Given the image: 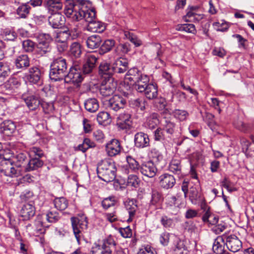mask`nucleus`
<instances>
[{
	"label": "nucleus",
	"mask_w": 254,
	"mask_h": 254,
	"mask_svg": "<svg viewBox=\"0 0 254 254\" xmlns=\"http://www.w3.org/2000/svg\"><path fill=\"white\" fill-rule=\"evenodd\" d=\"M175 254H186L187 248L184 242L177 238V244L174 249Z\"/></svg>",
	"instance_id": "nucleus-54"
},
{
	"label": "nucleus",
	"mask_w": 254,
	"mask_h": 254,
	"mask_svg": "<svg viewBox=\"0 0 254 254\" xmlns=\"http://www.w3.org/2000/svg\"><path fill=\"white\" fill-rule=\"evenodd\" d=\"M134 144L137 148H144L149 145L148 135L142 132L136 133L134 135Z\"/></svg>",
	"instance_id": "nucleus-19"
},
{
	"label": "nucleus",
	"mask_w": 254,
	"mask_h": 254,
	"mask_svg": "<svg viewBox=\"0 0 254 254\" xmlns=\"http://www.w3.org/2000/svg\"><path fill=\"white\" fill-rule=\"evenodd\" d=\"M51 15L49 17V24L54 28H60L63 26L64 23V17L58 11L50 12Z\"/></svg>",
	"instance_id": "nucleus-17"
},
{
	"label": "nucleus",
	"mask_w": 254,
	"mask_h": 254,
	"mask_svg": "<svg viewBox=\"0 0 254 254\" xmlns=\"http://www.w3.org/2000/svg\"><path fill=\"white\" fill-rule=\"evenodd\" d=\"M116 171L114 162L108 159L102 160L97 168L98 177L106 182H110L115 179Z\"/></svg>",
	"instance_id": "nucleus-2"
},
{
	"label": "nucleus",
	"mask_w": 254,
	"mask_h": 254,
	"mask_svg": "<svg viewBox=\"0 0 254 254\" xmlns=\"http://www.w3.org/2000/svg\"><path fill=\"white\" fill-rule=\"evenodd\" d=\"M82 79L80 67L77 65L70 67L68 73L64 78L65 83L74 84L81 82Z\"/></svg>",
	"instance_id": "nucleus-5"
},
{
	"label": "nucleus",
	"mask_w": 254,
	"mask_h": 254,
	"mask_svg": "<svg viewBox=\"0 0 254 254\" xmlns=\"http://www.w3.org/2000/svg\"><path fill=\"white\" fill-rule=\"evenodd\" d=\"M84 104L86 110L90 113L96 112L99 107L98 102L95 98H89L86 100Z\"/></svg>",
	"instance_id": "nucleus-31"
},
{
	"label": "nucleus",
	"mask_w": 254,
	"mask_h": 254,
	"mask_svg": "<svg viewBox=\"0 0 254 254\" xmlns=\"http://www.w3.org/2000/svg\"><path fill=\"white\" fill-rule=\"evenodd\" d=\"M102 40L99 35H93L89 36L86 40L87 47L90 49L98 48L101 45Z\"/></svg>",
	"instance_id": "nucleus-32"
},
{
	"label": "nucleus",
	"mask_w": 254,
	"mask_h": 254,
	"mask_svg": "<svg viewBox=\"0 0 254 254\" xmlns=\"http://www.w3.org/2000/svg\"><path fill=\"white\" fill-rule=\"evenodd\" d=\"M47 220L50 223H55L58 221L61 216L56 211L50 210L46 214Z\"/></svg>",
	"instance_id": "nucleus-51"
},
{
	"label": "nucleus",
	"mask_w": 254,
	"mask_h": 254,
	"mask_svg": "<svg viewBox=\"0 0 254 254\" xmlns=\"http://www.w3.org/2000/svg\"><path fill=\"white\" fill-rule=\"evenodd\" d=\"M116 88V83L114 82L113 78H109L103 81L100 86V92L103 96L108 97L113 94Z\"/></svg>",
	"instance_id": "nucleus-9"
},
{
	"label": "nucleus",
	"mask_w": 254,
	"mask_h": 254,
	"mask_svg": "<svg viewBox=\"0 0 254 254\" xmlns=\"http://www.w3.org/2000/svg\"><path fill=\"white\" fill-rule=\"evenodd\" d=\"M14 64L17 68L24 70L30 65V59L27 55H21L15 59Z\"/></svg>",
	"instance_id": "nucleus-25"
},
{
	"label": "nucleus",
	"mask_w": 254,
	"mask_h": 254,
	"mask_svg": "<svg viewBox=\"0 0 254 254\" xmlns=\"http://www.w3.org/2000/svg\"><path fill=\"white\" fill-rule=\"evenodd\" d=\"M175 124L174 123L170 121H165L163 125V129L168 134L172 135L175 131Z\"/></svg>",
	"instance_id": "nucleus-55"
},
{
	"label": "nucleus",
	"mask_w": 254,
	"mask_h": 254,
	"mask_svg": "<svg viewBox=\"0 0 254 254\" xmlns=\"http://www.w3.org/2000/svg\"><path fill=\"white\" fill-rule=\"evenodd\" d=\"M14 154L9 149L1 150L0 151V159L1 161L13 162Z\"/></svg>",
	"instance_id": "nucleus-43"
},
{
	"label": "nucleus",
	"mask_w": 254,
	"mask_h": 254,
	"mask_svg": "<svg viewBox=\"0 0 254 254\" xmlns=\"http://www.w3.org/2000/svg\"><path fill=\"white\" fill-rule=\"evenodd\" d=\"M163 200V197L161 194L156 190L152 191L151 199L150 200V205H155L159 204Z\"/></svg>",
	"instance_id": "nucleus-50"
},
{
	"label": "nucleus",
	"mask_w": 254,
	"mask_h": 254,
	"mask_svg": "<svg viewBox=\"0 0 254 254\" xmlns=\"http://www.w3.org/2000/svg\"><path fill=\"white\" fill-rule=\"evenodd\" d=\"M64 13L67 17L74 21H77L84 19L88 23L87 29L90 32L102 33L105 30V24L95 20V10L88 8L84 3L73 0H67Z\"/></svg>",
	"instance_id": "nucleus-1"
},
{
	"label": "nucleus",
	"mask_w": 254,
	"mask_h": 254,
	"mask_svg": "<svg viewBox=\"0 0 254 254\" xmlns=\"http://www.w3.org/2000/svg\"><path fill=\"white\" fill-rule=\"evenodd\" d=\"M159 179L160 186L166 189L173 188L176 183L174 176L168 174L162 175Z\"/></svg>",
	"instance_id": "nucleus-24"
},
{
	"label": "nucleus",
	"mask_w": 254,
	"mask_h": 254,
	"mask_svg": "<svg viewBox=\"0 0 254 254\" xmlns=\"http://www.w3.org/2000/svg\"><path fill=\"white\" fill-rule=\"evenodd\" d=\"M159 116L156 113H153L148 117L147 125L150 128H154L159 123Z\"/></svg>",
	"instance_id": "nucleus-42"
},
{
	"label": "nucleus",
	"mask_w": 254,
	"mask_h": 254,
	"mask_svg": "<svg viewBox=\"0 0 254 254\" xmlns=\"http://www.w3.org/2000/svg\"><path fill=\"white\" fill-rule=\"evenodd\" d=\"M22 99L28 109L31 111L36 110L41 104L40 97L36 94H24L22 95Z\"/></svg>",
	"instance_id": "nucleus-8"
},
{
	"label": "nucleus",
	"mask_w": 254,
	"mask_h": 254,
	"mask_svg": "<svg viewBox=\"0 0 254 254\" xmlns=\"http://www.w3.org/2000/svg\"><path fill=\"white\" fill-rule=\"evenodd\" d=\"M45 114H50L54 110V104L52 102L43 101L40 104Z\"/></svg>",
	"instance_id": "nucleus-62"
},
{
	"label": "nucleus",
	"mask_w": 254,
	"mask_h": 254,
	"mask_svg": "<svg viewBox=\"0 0 254 254\" xmlns=\"http://www.w3.org/2000/svg\"><path fill=\"white\" fill-rule=\"evenodd\" d=\"M169 169L171 172L180 174L182 169L180 159L174 158L170 163Z\"/></svg>",
	"instance_id": "nucleus-35"
},
{
	"label": "nucleus",
	"mask_w": 254,
	"mask_h": 254,
	"mask_svg": "<svg viewBox=\"0 0 254 254\" xmlns=\"http://www.w3.org/2000/svg\"><path fill=\"white\" fill-rule=\"evenodd\" d=\"M97 120L100 125H106L111 123L110 115L107 112H99L97 116Z\"/></svg>",
	"instance_id": "nucleus-36"
},
{
	"label": "nucleus",
	"mask_w": 254,
	"mask_h": 254,
	"mask_svg": "<svg viewBox=\"0 0 254 254\" xmlns=\"http://www.w3.org/2000/svg\"><path fill=\"white\" fill-rule=\"evenodd\" d=\"M152 51L156 53V55L154 56V59L158 60L161 62L163 63V61L161 59L160 57L162 55V52L161 50V46L160 44L155 43L152 45L151 48Z\"/></svg>",
	"instance_id": "nucleus-59"
},
{
	"label": "nucleus",
	"mask_w": 254,
	"mask_h": 254,
	"mask_svg": "<svg viewBox=\"0 0 254 254\" xmlns=\"http://www.w3.org/2000/svg\"><path fill=\"white\" fill-rule=\"evenodd\" d=\"M117 202L116 197L111 196L104 198L102 201V205L104 209H107L109 207L114 206Z\"/></svg>",
	"instance_id": "nucleus-49"
},
{
	"label": "nucleus",
	"mask_w": 254,
	"mask_h": 254,
	"mask_svg": "<svg viewBox=\"0 0 254 254\" xmlns=\"http://www.w3.org/2000/svg\"><path fill=\"white\" fill-rule=\"evenodd\" d=\"M149 78L146 75L142 76L134 83L136 90L140 93H143L146 87L150 84Z\"/></svg>",
	"instance_id": "nucleus-27"
},
{
	"label": "nucleus",
	"mask_w": 254,
	"mask_h": 254,
	"mask_svg": "<svg viewBox=\"0 0 254 254\" xmlns=\"http://www.w3.org/2000/svg\"><path fill=\"white\" fill-rule=\"evenodd\" d=\"M65 31L68 33L71 39L77 38L80 33L79 26L76 23H74L73 25H70L67 30Z\"/></svg>",
	"instance_id": "nucleus-44"
},
{
	"label": "nucleus",
	"mask_w": 254,
	"mask_h": 254,
	"mask_svg": "<svg viewBox=\"0 0 254 254\" xmlns=\"http://www.w3.org/2000/svg\"><path fill=\"white\" fill-rule=\"evenodd\" d=\"M173 113L175 117L181 121L186 120L189 116V113L187 111L179 109L175 110Z\"/></svg>",
	"instance_id": "nucleus-57"
},
{
	"label": "nucleus",
	"mask_w": 254,
	"mask_h": 254,
	"mask_svg": "<svg viewBox=\"0 0 254 254\" xmlns=\"http://www.w3.org/2000/svg\"><path fill=\"white\" fill-rule=\"evenodd\" d=\"M131 50L130 44L127 42L119 44L116 48V52L118 55L124 56Z\"/></svg>",
	"instance_id": "nucleus-38"
},
{
	"label": "nucleus",
	"mask_w": 254,
	"mask_h": 254,
	"mask_svg": "<svg viewBox=\"0 0 254 254\" xmlns=\"http://www.w3.org/2000/svg\"><path fill=\"white\" fill-rule=\"evenodd\" d=\"M67 72V65L64 58H56L51 64L49 76L51 80L55 81L62 80Z\"/></svg>",
	"instance_id": "nucleus-3"
},
{
	"label": "nucleus",
	"mask_w": 254,
	"mask_h": 254,
	"mask_svg": "<svg viewBox=\"0 0 254 254\" xmlns=\"http://www.w3.org/2000/svg\"><path fill=\"white\" fill-rule=\"evenodd\" d=\"M124 204L129 214V218L127 219V221L131 222L135 217L137 209L136 200L134 199L127 198L124 202Z\"/></svg>",
	"instance_id": "nucleus-21"
},
{
	"label": "nucleus",
	"mask_w": 254,
	"mask_h": 254,
	"mask_svg": "<svg viewBox=\"0 0 254 254\" xmlns=\"http://www.w3.org/2000/svg\"><path fill=\"white\" fill-rule=\"evenodd\" d=\"M55 207L60 211L65 210L68 205V200L64 197H60L54 200Z\"/></svg>",
	"instance_id": "nucleus-34"
},
{
	"label": "nucleus",
	"mask_w": 254,
	"mask_h": 254,
	"mask_svg": "<svg viewBox=\"0 0 254 254\" xmlns=\"http://www.w3.org/2000/svg\"><path fill=\"white\" fill-rule=\"evenodd\" d=\"M99 68V74L104 77L105 80L112 78L111 76L114 73L113 65L111 66L110 64L106 62L101 63Z\"/></svg>",
	"instance_id": "nucleus-23"
},
{
	"label": "nucleus",
	"mask_w": 254,
	"mask_h": 254,
	"mask_svg": "<svg viewBox=\"0 0 254 254\" xmlns=\"http://www.w3.org/2000/svg\"><path fill=\"white\" fill-rule=\"evenodd\" d=\"M120 141L116 139H113L106 145V151L110 157H115L119 154L121 151Z\"/></svg>",
	"instance_id": "nucleus-15"
},
{
	"label": "nucleus",
	"mask_w": 254,
	"mask_h": 254,
	"mask_svg": "<svg viewBox=\"0 0 254 254\" xmlns=\"http://www.w3.org/2000/svg\"><path fill=\"white\" fill-rule=\"evenodd\" d=\"M143 92L148 99H155L158 94L157 85L156 84L150 83Z\"/></svg>",
	"instance_id": "nucleus-28"
},
{
	"label": "nucleus",
	"mask_w": 254,
	"mask_h": 254,
	"mask_svg": "<svg viewBox=\"0 0 254 254\" xmlns=\"http://www.w3.org/2000/svg\"><path fill=\"white\" fill-rule=\"evenodd\" d=\"M30 8L27 4H23L17 8L16 13L20 18H25L29 14Z\"/></svg>",
	"instance_id": "nucleus-40"
},
{
	"label": "nucleus",
	"mask_w": 254,
	"mask_h": 254,
	"mask_svg": "<svg viewBox=\"0 0 254 254\" xmlns=\"http://www.w3.org/2000/svg\"><path fill=\"white\" fill-rule=\"evenodd\" d=\"M139 170L143 175L148 178L154 177L157 171L156 167L151 161L143 163L139 168Z\"/></svg>",
	"instance_id": "nucleus-13"
},
{
	"label": "nucleus",
	"mask_w": 254,
	"mask_h": 254,
	"mask_svg": "<svg viewBox=\"0 0 254 254\" xmlns=\"http://www.w3.org/2000/svg\"><path fill=\"white\" fill-rule=\"evenodd\" d=\"M145 101L143 99L137 98L131 101V105L137 110L143 111L145 109Z\"/></svg>",
	"instance_id": "nucleus-56"
},
{
	"label": "nucleus",
	"mask_w": 254,
	"mask_h": 254,
	"mask_svg": "<svg viewBox=\"0 0 254 254\" xmlns=\"http://www.w3.org/2000/svg\"><path fill=\"white\" fill-rule=\"evenodd\" d=\"M44 5L49 12H56L62 9V0H44Z\"/></svg>",
	"instance_id": "nucleus-26"
},
{
	"label": "nucleus",
	"mask_w": 254,
	"mask_h": 254,
	"mask_svg": "<svg viewBox=\"0 0 254 254\" xmlns=\"http://www.w3.org/2000/svg\"><path fill=\"white\" fill-rule=\"evenodd\" d=\"M127 161L130 169L134 171H136L139 169V164L132 157L127 156L126 157Z\"/></svg>",
	"instance_id": "nucleus-58"
},
{
	"label": "nucleus",
	"mask_w": 254,
	"mask_h": 254,
	"mask_svg": "<svg viewBox=\"0 0 254 254\" xmlns=\"http://www.w3.org/2000/svg\"><path fill=\"white\" fill-rule=\"evenodd\" d=\"M70 38L68 33L65 31H61L57 33L55 38V42L67 43V40Z\"/></svg>",
	"instance_id": "nucleus-53"
},
{
	"label": "nucleus",
	"mask_w": 254,
	"mask_h": 254,
	"mask_svg": "<svg viewBox=\"0 0 254 254\" xmlns=\"http://www.w3.org/2000/svg\"><path fill=\"white\" fill-rule=\"evenodd\" d=\"M0 172L5 176L10 177H16L18 174L14 166V163L9 161H0Z\"/></svg>",
	"instance_id": "nucleus-11"
},
{
	"label": "nucleus",
	"mask_w": 254,
	"mask_h": 254,
	"mask_svg": "<svg viewBox=\"0 0 254 254\" xmlns=\"http://www.w3.org/2000/svg\"><path fill=\"white\" fill-rule=\"evenodd\" d=\"M115 45V41L113 39H107L101 45L99 49V54L100 55H103L109 51H110L112 48Z\"/></svg>",
	"instance_id": "nucleus-33"
},
{
	"label": "nucleus",
	"mask_w": 254,
	"mask_h": 254,
	"mask_svg": "<svg viewBox=\"0 0 254 254\" xmlns=\"http://www.w3.org/2000/svg\"><path fill=\"white\" fill-rule=\"evenodd\" d=\"M3 133L9 136L15 130L16 126L11 121H5L1 127Z\"/></svg>",
	"instance_id": "nucleus-37"
},
{
	"label": "nucleus",
	"mask_w": 254,
	"mask_h": 254,
	"mask_svg": "<svg viewBox=\"0 0 254 254\" xmlns=\"http://www.w3.org/2000/svg\"><path fill=\"white\" fill-rule=\"evenodd\" d=\"M23 49L27 52H32L35 48V43L30 40H26L22 42Z\"/></svg>",
	"instance_id": "nucleus-63"
},
{
	"label": "nucleus",
	"mask_w": 254,
	"mask_h": 254,
	"mask_svg": "<svg viewBox=\"0 0 254 254\" xmlns=\"http://www.w3.org/2000/svg\"><path fill=\"white\" fill-rule=\"evenodd\" d=\"M44 162L39 158L37 157L32 158L30 159L27 164L25 170L26 172H30L35 170L43 166Z\"/></svg>",
	"instance_id": "nucleus-30"
},
{
	"label": "nucleus",
	"mask_w": 254,
	"mask_h": 254,
	"mask_svg": "<svg viewBox=\"0 0 254 254\" xmlns=\"http://www.w3.org/2000/svg\"><path fill=\"white\" fill-rule=\"evenodd\" d=\"M131 114L127 111L120 114L117 118V125L122 129H129L132 125Z\"/></svg>",
	"instance_id": "nucleus-10"
},
{
	"label": "nucleus",
	"mask_w": 254,
	"mask_h": 254,
	"mask_svg": "<svg viewBox=\"0 0 254 254\" xmlns=\"http://www.w3.org/2000/svg\"><path fill=\"white\" fill-rule=\"evenodd\" d=\"M137 254H157L155 250L149 246L141 248Z\"/></svg>",
	"instance_id": "nucleus-64"
},
{
	"label": "nucleus",
	"mask_w": 254,
	"mask_h": 254,
	"mask_svg": "<svg viewBox=\"0 0 254 254\" xmlns=\"http://www.w3.org/2000/svg\"><path fill=\"white\" fill-rule=\"evenodd\" d=\"M69 53L75 58H79L82 53L81 45L78 42H73L70 46Z\"/></svg>",
	"instance_id": "nucleus-39"
},
{
	"label": "nucleus",
	"mask_w": 254,
	"mask_h": 254,
	"mask_svg": "<svg viewBox=\"0 0 254 254\" xmlns=\"http://www.w3.org/2000/svg\"><path fill=\"white\" fill-rule=\"evenodd\" d=\"M25 77L29 82L33 84L38 83L40 82L42 77L41 70L37 66H32L25 74Z\"/></svg>",
	"instance_id": "nucleus-16"
},
{
	"label": "nucleus",
	"mask_w": 254,
	"mask_h": 254,
	"mask_svg": "<svg viewBox=\"0 0 254 254\" xmlns=\"http://www.w3.org/2000/svg\"><path fill=\"white\" fill-rule=\"evenodd\" d=\"M222 242V236H219L215 240L212 247L213 252L216 254H222V247L221 243Z\"/></svg>",
	"instance_id": "nucleus-48"
},
{
	"label": "nucleus",
	"mask_w": 254,
	"mask_h": 254,
	"mask_svg": "<svg viewBox=\"0 0 254 254\" xmlns=\"http://www.w3.org/2000/svg\"><path fill=\"white\" fill-rule=\"evenodd\" d=\"M1 35L5 40L14 41L17 37L16 33L13 30L5 29L2 32Z\"/></svg>",
	"instance_id": "nucleus-47"
},
{
	"label": "nucleus",
	"mask_w": 254,
	"mask_h": 254,
	"mask_svg": "<svg viewBox=\"0 0 254 254\" xmlns=\"http://www.w3.org/2000/svg\"><path fill=\"white\" fill-rule=\"evenodd\" d=\"M176 29L180 31L195 34L196 32L195 26L192 24H183L177 25Z\"/></svg>",
	"instance_id": "nucleus-41"
},
{
	"label": "nucleus",
	"mask_w": 254,
	"mask_h": 254,
	"mask_svg": "<svg viewBox=\"0 0 254 254\" xmlns=\"http://www.w3.org/2000/svg\"><path fill=\"white\" fill-rule=\"evenodd\" d=\"M10 72L9 67L2 62H0V85L2 84L3 79L7 76Z\"/></svg>",
	"instance_id": "nucleus-46"
},
{
	"label": "nucleus",
	"mask_w": 254,
	"mask_h": 254,
	"mask_svg": "<svg viewBox=\"0 0 254 254\" xmlns=\"http://www.w3.org/2000/svg\"><path fill=\"white\" fill-rule=\"evenodd\" d=\"M97 58L93 55L86 57L85 63L83 65L82 71L84 74H89L95 69Z\"/></svg>",
	"instance_id": "nucleus-22"
},
{
	"label": "nucleus",
	"mask_w": 254,
	"mask_h": 254,
	"mask_svg": "<svg viewBox=\"0 0 254 254\" xmlns=\"http://www.w3.org/2000/svg\"><path fill=\"white\" fill-rule=\"evenodd\" d=\"M27 161V155L24 153H19L14 155L13 157V163L17 167L21 166L22 164L24 162H26Z\"/></svg>",
	"instance_id": "nucleus-45"
},
{
	"label": "nucleus",
	"mask_w": 254,
	"mask_h": 254,
	"mask_svg": "<svg viewBox=\"0 0 254 254\" xmlns=\"http://www.w3.org/2000/svg\"><path fill=\"white\" fill-rule=\"evenodd\" d=\"M225 245L230 251L235 253L241 249L242 243L237 236L230 235L227 237Z\"/></svg>",
	"instance_id": "nucleus-18"
},
{
	"label": "nucleus",
	"mask_w": 254,
	"mask_h": 254,
	"mask_svg": "<svg viewBox=\"0 0 254 254\" xmlns=\"http://www.w3.org/2000/svg\"><path fill=\"white\" fill-rule=\"evenodd\" d=\"M72 227L74 234L78 242L82 236L81 232L87 228V218L84 215L71 218Z\"/></svg>",
	"instance_id": "nucleus-4"
},
{
	"label": "nucleus",
	"mask_w": 254,
	"mask_h": 254,
	"mask_svg": "<svg viewBox=\"0 0 254 254\" xmlns=\"http://www.w3.org/2000/svg\"><path fill=\"white\" fill-rule=\"evenodd\" d=\"M141 72L137 68L133 67L129 69L127 73L125 79L130 82H132V84L142 76Z\"/></svg>",
	"instance_id": "nucleus-29"
},
{
	"label": "nucleus",
	"mask_w": 254,
	"mask_h": 254,
	"mask_svg": "<svg viewBox=\"0 0 254 254\" xmlns=\"http://www.w3.org/2000/svg\"><path fill=\"white\" fill-rule=\"evenodd\" d=\"M114 73H123L128 68V61L127 59L119 58L113 64Z\"/></svg>",
	"instance_id": "nucleus-20"
},
{
	"label": "nucleus",
	"mask_w": 254,
	"mask_h": 254,
	"mask_svg": "<svg viewBox=\"0 0 254 254\" xmlns=\"http://www.w3.org/2000/svg\"><path fill=\"white\" fill-rule=\"evenodd\" d=\"M51 37L48 34L41 35L39 37L38 43L37 44V52L41 56H43L50 52L51 48L50 46Z\"/></svg>",
	"instance_id": "nucleus-6"
},
{
	"label": "nucleus",
	"mask_w": 254,
	"mask_h": 254,
	"mask_svg": "<svg viewBox=\"0 0 254 254\" xmlns=\"http://www.w3.org/2000/svg\"><path fill=\"white\" fill-rule=\"evenodd\" d=\"M35 207L33 201H30L24 205L20 210V215L24 220H27L33 217L35 214Z\"/></svg>",
	"instance_id": "nucleus-14"
},
{
	"label": "nucleus",
	"mask_w": 254,
	"mask_h": 254,
	"mask_svg": "<svg viewBox=\"0 0 254 254\" xmlns=\"http://www.w3.org/2000/svg\"><path fill=\"white\" fill-rule=\"evenodd\" d=\"M126 104L127 100L125 98L119 95H115L107 101V106L109 109L117 112L124 108Z\"/></svg>",
	"instance_id": "nucleus-7"
},
{
	"label": "nucleus",
	"mask_w": 254,
	"mask_h": 254,
	"mask_svg": "<svg viewBox=\"0 0 254 254\" xmlns=\"http://www.w3.org/2000/svg\"><path fill=\"white\" fill-rule=\"evenodd\" d=\"M29 154L37 157V158H42L44 155L43 151L39 147L33 146L29 148Z\"/></svg>",
	"instance_id": "nucleus-61"
},
{
	"label": "nucleus",
	"mask_w": 254,
	"mask_h": 254,
	"mask_svg": "<svg viewBox=\"0 0 254 254\" xmlns=\"http://www.w3.org/2000/svg\"><path fill=\"white\" fill-rule=\"evenodd\" d=\"M223 200L225 202L226 206V211L227 213V216L225 217V219L223 220V230L225 229H228L225 232L226 233L227 232H230L231 231L230 228H231L234 224L233 220L232 219V217L234 216V212L229 205L226 196L224 194Z\"/></svg>",
	"instance_id": "nucleus-12"
},
{
	"label": "nucleus",
	"mask_w": 254,
	"mask_h": 254,
	"mask_svg": "<svg viewBox=\"0 0 254 254\" xmlns=\"http://www.w3.org/2000/svg\"><path fill=\"white\" fill-rule=\"evenodd\" d=\"M124 33L125 38L128 39L131 43L134 44L135 46L137 47L141 45V41L138 39L137 37L133 33L127 31H125Z\"/></svg>",
	"instance_id": "nucleus-52"
},
{
	"label": "nucleus",
	"mask_w": 254,
	"mask_h": 254,
	"mask_svg": "<svg viewBox=\"0 0 254 254\" xmlns=\"http://www.w3.org/2000/svg\"><path fill=\"white\" fill-rule=\"evenodd\" d=\"M34 228H33V230L32 234L35 236H38L40 234L45 233V229L43 227L42 222L40 221H37L35 222Z\"/></svg>",
	"instance_id": "nucleus-60"
}]
</instances>
